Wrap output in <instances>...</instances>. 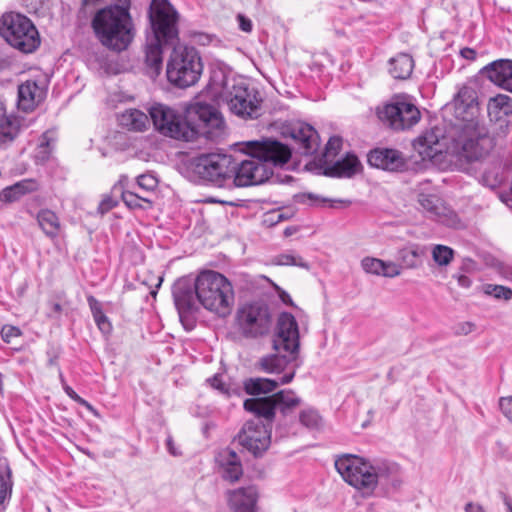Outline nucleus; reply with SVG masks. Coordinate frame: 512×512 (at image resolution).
<instances>
[{"mask_svg":"<svg viewBox=\"0 0 512 512\" xmlns=\"http://www.w3.org/2000/svg\"><path fill=\"white\" fill-rule=\"evenodd\" d=\"M172 296L179 318L187 330L195 326L200 306L219 317L228 316L234 305L232 283L214 270L201 271L195 279L183 277L172 287Z\"/></svg>","mask_w":512,"mask_h":512,"instance_id":"nucleus-1","label":"nucleus"},{"mask_svg":"<svg viewBox=\"0 0 512 512\" xmlns=\"http://www.w3.org/2000/svg\"><path fill=\"white\" fill-rule=\"evenodd\" d=\"M149 19L153 36L145 46L146 73L157 77L163 66V44H173L178 40V13L166 0H153L149 9Z\"/></svg>","mask_w":512,"mask_h":512,"instance_id":"nucleus-2","label":"nucleus"},{"mask_svg":"<svg viewBox=\"0 0 512 512\" xmlns=\"http://www.w3.org/2000/svg\"><path fill=\"white\" fill-rule=\"evenodd\" d=\"M91 28L99 43L115 53L127 50L136 34L130 12L125 9L98 10L91 20Z\"/></svg>","mask_w":512,"mask_h":512,"instance_id":"nucleus-3","label":"nucleus"},{"mask_svg":"<svg viewBox=\"0 0 512 512\" xmlns=\"http://www.w3.org/2000/svg\"><path fill=\"white\" fill-rule=\"evenodd\" d=\"M299 346V328L295 317L291 313H281L273 340L276 354L262 357L258 363L260 370L266 373H280L288 363L296 359Z\"/></svg>","mask_w":512,"mask_h":512,"instance_id":"nucleus-4","label":"nucleus"},{"mask_svg":"<svg viewBox=\"0 0 512 512\" xmlns=\"http://www.w3.org/2000/svg\"><path fill=\"white\" fill-rule=\"evenodd\" d=\"M451 146L448 150L460 159L480 160L486 157L494 147V140L484 123L450 124Z\"/></svg>","mask_w":512,"mask_h":512,"instance_id":"nucleus-5","label":"nucleus"},{"mask_svg":"<svg viewBox=\"0 0 512 512\" xmlns=\"http://www.w3.org/2000/svg\"><path fill=\"white\" fill-rule=\"evenodd\" d=\"M335 468L345 482L365 493H372L379 482L389 478L394 469L387 463L373 465L353 454L337 457Z\"/></svg>","mask_w":512,"mask_h":512,"instance_id":"nucleus-6","label":"nucleus"},{"mask_svg":"<svg viewBox=\"0 0 512 512\" xmlns=\"http://www.w3.org/2000/svg\"><path fill=\"white\" fill-rule=\"evenodd\" d=\"M235 159L228 154L208 153L189 159L185 169L193 181H203L222 187L230 182Z\"/></svg>","mask_w":512,"mask_h":512,"instance_id":"nucleus-7","label":"nucleus"},{"mask_svg":"<svg viewBox=\"0 0 512 512\" xmlns=\"http://www.w3.org/2000/svg\"><path fill=\"white\" fill-rule=\"evenodd\" d=\"M203 73V62L198 50L192 46L173 48L166 68L168 81L178 87L195 85Z\"/></svg>","mask_w":512,"mask_h":512,"instance_id":"nucleus-8","label":"nucleus"},{"mask_svg":"<svg viewBox=\"0 0 512 512\" xmlns=\"http://www.w3.org/2000/svg\"><path fill=\"white\" fill-rule=\"evenodd\" d=\"M0 35L13 48L32 53L40 45L38 30L32 21L19 13H6L0 20Z\"/></svg>","mask_w":512,"mask_h":512,"instance_id":"nucleus-9","label":"nucleus"},{"mask_svg":"<svg viewBox=\"0 0 512 512\" xmlns=\"http://www.w3.org/2000/svg\"><path fill=\"white\" fill-rule=\"evenodd\" d=\"M301 404L302 399L293 390L284 389L271 396L246 399L243 406L246 411L272 423L277 410L283 416H288Z\"/></svg>","mask_w":512,"mask_h":512,"instance_id":"nucleus-10","label":"nucleus"},{"mask_svg":"<svg viewBox=\"0 0 512 512\" xmlns=\"http://www.w3.org/2000/svg\"><path fill=\"white\" fill-rule=\"evenodd\" d=\"M149 114L155 129L163 136L189 142L195 140L198 135L196 128L169 106L155 104L150 108Z\"/></svg>","mask_w":512,"mask_h":512,"instance_id":"nucleus-11","label":"nucleus"},{"mask_svg":"<svg viewBox=\"0 0 512 512\" xmlns=\"http://www.w3.org/2000/svg\"><path fill=\"white\" fill-rule=\"evenodd\" d=\"M224 98L229 110L242 119H256L261 115L262 99L259 92L245 82L226 83Z\"/></svg>","mask_w":512,"mask_h":512,"instance_id":"nucleus-12","label":"nucleus"},{"mask_svg":"<svg viewBox=\"0 0 512 512\" xmlns=\"http://www.w3.org/2000/svg\"><path fill=\"white\" fill-rule=\"evenodd\" d=\"M377 117L395 131L410 129L416 125L421 114L412 102L404 97H394L390 102L377 107Z\"/></svg>","mask_w":512,"mask_h":512,"instance_id":"nucleus-13","label":"nucleus"},{"mask_svg":"<svg viewBox=\"0 0 512 512\" xmlns=\"http://www.w3.org/2000/svg\"><path fill=\"white\" fill-rule=\"evenodd\" d=\"M236 321L241 333L248 338L263 336L272 326L269 307L260 301L241 306L237 311Z\"/></svg>","mask_w":512,"mask_h":512,"instance_id":"nucleus-14","label":"nucleus"},{"mask_svg":"<svg viewBox=\"0 0 512 512\" xmlns=\"http://www.w3.org/2000/svg\"><path fill=\"white\" fill-rule=\"evenodd\" d=\"M262 419L255 416L246 421L237 435L238 443L254 457H261L271 444V423L265 424Z\"/></svg>","mask_w":512,"mask_h":512,"instance_id":"nucleus-15","label":"nucleus"},{"mask_svg":"<svg viewBox=\"0 0 512 512\" xmlns=\"http://www.w3.org/2000/svg\"><path fill=\"white\" fill-rule=\"evenodd\" d=\"M232 182L237 187H247L264 183L273 174L270 167H266L256 156L237 162L235 160V168L233 169Z\"/></svg>","mask_w":512,"mask_h":512,"instance_id":"nucleus-16","label":"nucleus"},{"mask_svg":"<svg viewBox=\"0 0 512 512\" xmlns=\"http://www.w3.org/2000/svg\"><path fill=\"white\" fill-rule=\"evenodd\" d=\"M249 154L256 156L266 167L272 169L276 166H283L291 158L290 148L282 142L274 139H263L261 141H251L248 143Z\"/></svg>","mask_w":512,"mask_h":512,"instance_id":"nucleus-17","label":"nucleus"},{"mask_svg":"<svg viewBox=\"0 0 512 512\" xmlns=\"http://www.w3.org/2000/svg\"><path fill=\"white\" fill-rule=\"evenodd\" d=\"M454 120L451 124H474L479 120V108L476 91L469 86H462L451 103Z\"/></svg>","mask_w":512,"mask_h":512,"instance_id":"nucleus-18","label":"nucleus"},{"mask_svg":"<svg viewBox=\"0 0 512 512\" xmlns=\"http://www.w3.org/2000/svg\"><path fill=\"white\" fill-rule=\"evenodd\" d=\"M188 114L198 117L199 123L194 126L198 134L202 133L211 138L224 130L225 123L221 114L209 104L196 102L190 106Z\"/></svg>","mask_w":512,"mask_h":512,"instance_id":"nucleus-19","label":"nucleus"},{"mask_svg":"<svg viewBox=\"0 0 512 512\" xmlns=\"http://www.w3.org/2000/svg\"><path fill=\"white\" fill-rule=\"evenodd\" d=\"M451 146V138L449 137V129L446 134L439 127H434L419 136L414 147L422 157L432 158L442 152V146Z\"/></svg>","mask_w":512,"mask_h":512,"instance_id":"nucleus-20","label":"nucleus"},{"mask_svg":"<svg viewBox=\"0 0 512 512\" xmlns=\"http://www.w3.org/2000/svg\"><path fill=\"white\" fill-rule=\"evenodd\" d=\"M368 163L376 168L390 172H401L407 167L402 152L390 148H376L368 154Z\"/></svg>","mask_w":512,"mask_h":512,"instance_id":"nucleus-21","label":"nucleus"},{"mask_svg":"<svg viewBox=\"0 0 512 512\" xmlns=\"http://www.w3.org/2000/svg\"><path fill=\"white\" fill-rule=\"evenodd\" d=\"M227 500L233 512H258V491L255 486L230 490L227 492Z\"/></svg>","mask_w":512,"mask_h":512,"instance_id":"nucleus-22","label":"nucleus"},{"mask_svg":"<svg viewBox=\"0 0 512 512\" xmlns=\"http://www.w3.org/2000/svg\"><path fill=\"white\" fill-rule=\"evenodd\" d=\"M216 462L222 478L230 483L237 482L243 475V467L239 456L229 448L218 452Z\"/></svg>","mask_w":512,"mask_h":512,"instance_id":"nucleus-23","label":"nucleus"},{"mask_svg":"<svg viewBox=\"0 0 512 512\" xmlns=\"http://www.w3.org/2000/svg\"><path fill=\"white\" fill-rule=\"evenodd\" d=\"M46 85L36 80H27L18 87V106L24 111L34 109L46 96Z\"/></svg>","mask_w":512,"mask_h":512,"instance_id":"nucleus-24","label":"nucleus"},{"mask_svg":"<svg viewBox=\"0 0 512 512\" xmlns=\"http://www.w3.org/2000/svg\"><path fill=\"white\" fill-rule=\"evenodd\" d=\"M482 72L495 85L512 93V60H496L485 66Z\"/></svg>","mask_w":512,"mask_h":512,"instance_id":"nucleus-25","label":"nucleus"},{"mask_svg":"<svg viewBox=\"0 0 512 512\" xmlns=\"http://www.w3.org/2000/svg\"><path fill=\"white\" fill-rule=\"evenodd\" d=\"M293 139L299 144L302 155H313L320 146V139L313 126L307 123H299L292 130Z\"/></svg>","mask_w":512,"mask_h":512,"instance_id":"nucleus-26","label":"nucleus"},{"mask_svg":"<svg viewBox=\"0 0 512 512\" xmlns=\"http://www.w3.org/2000/svg\"><path fill=\"white\" fill-rule=\"evenodd\" d=\"M294 375L295 372L292 371L280 377L279 380L261 377L249 378L244 381V389L247 394L253 396L267 394L274 391L278 385L291 382Z\"/></svg>","mask_w":512,"mask_h":512,"instance_id":"nucleus-27","label":"nucleus"},{"mask_svg":"<svg viewBox=\"0 0 512 512\" xmlns=\"http://www.w3.org/2000/svg\"><path fill=\"white\" fill-rule=\"evenodd\" d=\"M362 166L354 154H347L344 158L335 161L325 168V175L337 178H351L356 175Z\"/></svg>","mask_w":512,"mask_h":512,"instance_id":"nucleus-28","label":"nucleus"},{"mask_svg":"<svg viewBox=\"0 0 512 512\" xmlns=\"http://www.w3.org/2000/svg\"><path fill=\"white\" fill-rule=\"evenodd\" d=\"M39 189L37 180L28 178L5 187L0 192V201L2 203H13L20 200L23 196L33 193Z\"/></svg>","mask_w":512,"mask_h":512,"instance_id":"nucleus-29","label":"nucleus"},{"mask_svg":"<svg viewBox=\"0 0 512 512\" xmlns=\"http://www.w3.org/2000/svg\"><path fill=\"white\" fill-rule=\"evenodd\" d=\"M37 223L43 233L50 239L59 237L62 231V225L58 215L48 209H41L36 215Z\"/></svg>","mask_w":512,"mask_h":512,"instance_id":"nucleus-30","label":"nucleus"},{"mask_svg":"<svg viewBox=\"0 0 512 512\" xmlns=\"http://www.w3.org/2000/svg\"><path fill=\"white\" fill-rule=\"evenodd\" d=\"M414 69V60L407 53H399L389 61V73L395 79H407Z\"/></svg>","mask_w":512,"mask_h":512,"instance_id":"nucleus-31","label":"nucleus"},{"mask_svg":"<svg viewBox=\"0 0 512 512\" xmlns=\"http://www.w3.org/2000/svg\"><path fill=\"white\" fill-rule=\"evenodd\" d=\"M418 203L428 216L435 220H441L442 216L446 215V207L435 193L419 192Z\"/></svg>","mask_w":512,"mask_h":512,"instance_id":"nucleus-32","label":"nucleus"},{"mask_svg":"<svg viewBox=\"0 0 512 512\" xmlns=\"http://www.w3.org/2000/svg\"><path fill=\"white\" fill-rule=\"evenodd\" d=\"M119 122L128 130L142 132L149 124V117L138 109H128L119 115Z\"/></svg>","mask_w":512,"mask_h":512,"instance_id":"nucleus-33","label":"nucleus"},{"mask_svg":"<svg viewBox=\"0 0 512 512\" xmlns=\"http://www.w3.org/2000/svg\"><path fill=\"white\" fill-rule=\"evenodd\" d=\"M488 115L492 120L499 121L512 114V98L505 94L492 97L487 106Z\"/></svg>","mask_w":512,"mask_h":512,"instance_id":"nucleus-34","label":"nucleus"},{"mask_svg":"<svg viewBox=\"0 0 512 512\" xmlns=\"http://www.w3.org/2000/svg\"><path fill=\"white\" fill-rule=\"evenodd\" d=\"M87 302L98 329L104 335H109L113 327L108 317L104 314L101 303L92 295L87 297Z\"/></svg>","mask_w":512,"mask_h":512,"instance_id":"nucleus-35","label":"nucleus"},{"mask_svg":"<svg viewBox=\"0 0 512 512\" xmlns=\"http://www.w3.org/2000/svg\"><path fill=\"white\" fill-rule=\"evenodd\" d=\"M426 252V247L413 244L401 251V258L407 268H416L420 264V259L426 255Z\"/></svg>","mask_w":512,"mask_h":512,"instance_id":"nucleus-36","label":"nucleus"},{"mask_svg":"<svg viewBox=\"0 0 512 512\" xmlns=\"http://www.w3.org/2000/svg\"><path fill=\"white\" fill-rule=\"evenodd\" d=\"M20 131V120L17 117H7L0 123V143H8L16 138Z\"/></svg>","mask_w":512,"mask_h":512,"instance_id":"nucleus-37","label":"nucleus"},{"mask_svg":"<svg viewBox=\"0 0 512 512\" xmlns=\"http://www.w3.org/2000/svg\"><path fill=\"white\" fill-rule=\"evenodd\" d=\"M299 422L308 429H318L322 425V417L313 407H305L299 412Z\"/></svg>","mask_w":512,"mask_h":512,"instance_id":"nucleus-38","label":"nucleus"},{"mask_svg":"<svg viewBox=\"0 0 512 512\" xmlns=\"http://www.w3.org/2000/svg\"><path fill=\"white\" fill-rule=\"evenodd\" d=\"M453 257V249L446 245L437 244L432 249V258L439 266H447Z\"/></svg>","mask_w":512,"mask_h":512,"instance_id":"nucleus-39","label":"nucleus"},{"mask_svg":"<svg viewBox=\"0 0 512 512\" xmlns=\"http://www.w3.org/2000/svg\"><path fill=\"white\" fill-rule=\"evenodd\" d=\"M273 263L280 266H297L309 269V264L302 257L292 253H282L274 257Z\"/></svg>","mask_w":512,"mask_h":512,"instance_id":"nucleus-40","label":"nucleus"},{"mask_svg":"<svg viewBox=\"0 0 512 512\" xmlns=\"http://www.w3.org/2000/svg\"><path fill=\"white\" fill-rule=\"evenodd\" d=\"M122 200L129 208H142V202L151 203V201L144 195L136 191L124 190L121 193Z\"/></svg>","mask_w":512,"mask_h":512,"instance_id":"nucleus-41","label":"nucleus"},{"mask_svg":"<svg viewBox=\"0 0 512 512\" xmlns=\"http://www.w3.org/2000/svg\"><path fill=\"white\" fill-rule=\"evenodd\" d=\"M384 260L375 257H364L361 260V268L368 274L381 276Z\"/></svg>","mask_w":512,"mask_h":512,"instance_id":"nucleus-42","label":"nucleus"},{"mask_svg":"<svg viewBox=\"0 0 512 512\" xmlns=\"http://www.w3.org/2000/svg\"><path fill=\"white\" fill-rule=\"evenodd\" d=\"M484 292L496 299L508 301L512 298V289L502 285L488 284L485 286Z\"/></svg>","mask_w":512,"mask_h":512,"instance_id":"nucleus-43","label":"nucleus"},{"mask_svg":"<svg viewBox=\"0 0 512 512\" xmlns=\"http://www.w3.org/2000/svg\"><path fill=\"white\" fill-rule=\"evenodd\" d=\"M303 197H306L307 199H309L311 201L312 204H314L316 206H320V207L329 206V207L335 208V207H337V204H344L346 206L350 204L349 201L340 200V199L324 198V197H320L319 195H316L313 193L305 194Z\"/></svg>","mask_w":512,"mask_h":512,"instance_id":"nucleus-44","label":"nucleus"},{"mask_svg":"<svg viewBox=\"0 0 512 512\" xmlns=\"http://www.w3.org/2000/svg\"><path fill=\"white\" fill-rule=\"evenodd\" d=\"M158 180L151 174H142L137 177L136 187L144 192H152L156 189Z\"/></svg>","mask_w":512,"mask_h":512,"instance_id":"nucleus-45","label":"nucleus"},{"mask_svg":"<svg viewBox=\"0 0 512 512\" xmlns=\"http://www.w3.org/2000/svg\"><path fill=\"white\" fill-rule=\"evenodd\" d=\"M381 272L382 277L394 278L401 274L402 267L395 262L384 261V265Z\"/></svg>","mask_w":512,"mask_h":512,"instance_id":"nucleus-46","label":"nucleus"},{"mask_svg":"<svg viewBox=\"0 0 512 512\" xmlns=\"http://www.w3.org/2000/svg\"><path fill=\"white\" fill-rule=\"evenodd\" d=\"M342 139L338 136H333L329 139L325 148V156H335L341 149Z\"/></svg>","mask_w":512,"mask_h":512,"instance_id":"nucleus-47","label":"nucleus"},{"mask_svg":"<svg viewBox=\"0 0 512 512\" xmlns=\"http://www.w3.org/2000/svg\"><path fill=\"white\" fill-rule=\"evenodd\" d=\"M20 335V329L15 326L5 325L1 329V337L6 343H10L13 338L19 337Z\"/></svg>","mask_w":512,"mask_h":512,"instance_id":"nucleus-48","label":"nucleus"},{"mask_svg":"<svg viewBox=\"0 0 512 512\" xmlns=\"http://www.w3.org/2000/svg\"><path fill=\"white\" fill-rule=\"evenodd\" d=\"M499 409L512 422V396L501 397L499 399Z\"/></svg>","mask_w":512,"mask_h":512,"instance_id":"nucleus-49","label":"nucleus"},{"mask_svg":"<svg viewBox=\"0 0 512 512\" xmlns=\"http://www.w3.org/2000/svg\"><path fill=\"white\" fill-rule=\"evenodd\" d=\"M207 382L210 384L212 388L218 390L220 393H228V388L226 384L223 382L221 375L216 374L213 377L207 379Z\"/></svg>","mask_w":512,"mask_h":512,"instance_id":"nucleus-50","label":"nucleus"},{"mask_svg":"<svg viewBox=\"0 0 512 512\" xmlns=\"http://www.w3.org/2000/svg\"><path fill=\"white\" fill-rule=\"evenodd\" d=\"M11 493V486L3 475H0V505L8 498Z\"/></svg>","mask_w":512,"mask_h":512,"instance_id":"nucleus-51","label":"nucleus"},{"mask_svg":"<svg viewBox=\"0 0 512 512\" xmlns=\"http://www.w3.org/2000/svg\"><path fill=\"white\" fill-rule=\"evenodd\" d=\"M117 205V201L113 199L112 197H106L104 198L98 207V211L102 214L110 211L112 208H114Z\"/></svg>","mask_w":512,"mask_h":512,"instance_id":"nucleus-52","label":"nucleus"},{"mask_svg":"<svg viewBox=\"0 0 512 512\" xmlns=\"http://www.w3.org/2000/svg\"><path fill=\"white\" fill-rule=\"evenodd\" d=\"M63 389L65 391V393L74 401H76L77 403L81 404V405H84V406H87V407H91L90 404L84 400L83 398H81L70 386L68 385H64L63 386Z\"/></svg>","mask_w":512,"mask_h":512,"instance_id":"nucleus-53","label":"nucleus"},{"mask_svg":"<svg viewBox=\"0 0 512 512\" xmlns=\"http://www.w3.org/2000/svg\"><path fill=\"white\" fill-rule=\"evenodd\" d=\"M482 182L486 186L495 187L501 182V179L498 175H492L490 172H485L482 175Z\"/></svg>","mask_w":512,"mask_h":512,"instance_id":"nucleus-54","label":"nucleus"},{"mask_svg":"<svg viewBox=\"0 0 512 512\" xmlns=\"http://www.w3.org/2000/svg\"><path fill=\"white\" fill-rule=\"evenodd\" d=\"M237 20H238L239 28L242 31H244L246 33H249L252 31V21L249 18L245 17L242 14H238Z\"/></svg>","mask_w":512,"mask_h":512,"instance_id":"nucleus-55","label":"nucleus"},{"mask_svg":"<svg viewBox=\"0 0 512 512\" xmlns=\"http://www.w3.org/2000/svg\"><path fill=\"white\" fill-rule=\"evenodd\" d=\"M112 4L106 6L105 8H116V9H125V11L129 12L130 9V0H110Z\"/></svg>","mask_w":512,"mask_h":512,"instance_id":"nucleus-56","label":"nucleus"},{"mask_svg":"<svg viewBox=\"0 0 512 512\" xmlns=\"http://www.w3.org/2000/svg\"><path fill=\"white\" fill-rule=\"evenodd\" d=\"M465 512H485L482 505L469 502L465 505Z\"/></svg>","mask_w":512,"mask_h":512,"instance_id":"nucleus-57","label":"nucleus"},{"mask_svg":"<svg viewBox=\"0 0 512 512\" xmlns=\"http://www.w3.org/2000/svg\"><path fill=\"white\" fill-rule=\"evenodd\" d=\"M461 56L468 60H474L476 58V52L475 50L471 48H463L461 51Z\"/></svg>","mask_w":512,"mask_h":512,"instance_id":"nucleus-58","label":"nucleus"},{"mask_svg":"<svg viewBox=\"0 0 512 512\" xmlns=\"http://www.w3.org/2000/svg\"><path fill=\"white\" fill-rule=\"evenodd\" d=\"M457 280H458V284L464 288H469L472 283L471 279L466 275L458 276Z\"/></svg>","mask_w":512,"mask_h":512,"instance_id":"nucleus-59","label":"nucleus"},{"mask_svg":"<svg viewBox=\"0 0 512 512\" xmlns=\"http://www.w3.org/2000/svg\"><path fill=\"white\" fill-rule=\"evenodd\" d=\"M503 501H504V504L507 507V511L508 512H512V500H511V498L509 496H507L506 494H503Z\"/></svg>","mask_w":512,"mask_h":512,"instance_id":"nucleus-60","label":"nucleus"},{"mask_svg":"<svg viewBox=\"0 0 512 512\" xmlns=\"http://www.w3.org/2000/svg\"><path fill=\"white\" fill-rule=\"evenodd\" d=\"M167 447H168L169 452H170L172 455L176 456V455L178 454V453L176 452L175 448H174V444H173V441H172V439H171V438H168V439H167Z\"/></svg>","mask_w":512,"mask_h":512,"instance_id":"nucleus-61","label":"nucleus"},{"mask_svg":"<svg viewBox=\"0 0 512 512\" xmlns=\"http://www.w3.org/2000/svg\"><path fill=\"white\" fill-rule=\"evenodd\" d=\"M503 276L509 280V281H512V268H506L504 269L503 271Z\"/></svg>","mask_w":512,"mask_h":512,"instance_id":"nucleus-62","label":"nucleus"},{"mask_svg":"<svg viewBox=\"0 0 512 512\" xmlns=\"http://www.w3.org/2000/svg\"><path fill=\"white\" fill-rule=\"evenodd\" d=\"M54 309H55L56 311H60V310H61V306H60V304H55V305H54Z\"/></svg>","mask_w":512,"mask_h":512,"instance_id":"nucleus-63","label":"nucleus"},{"mask_svg":"<svg viewBox=\"0 0 512 512\" xmlns=\"http://www.w3.org/2000/svg\"><path fill=\"white\" fill-rule=\"evenodd\" d=\"M282 219V214L278 213L277 214V221H280Z\"/></svg>","mask_w":512,"mask_h":512,"instance_id":"nucleus-64","label":"nucleus"}]
</instances>
